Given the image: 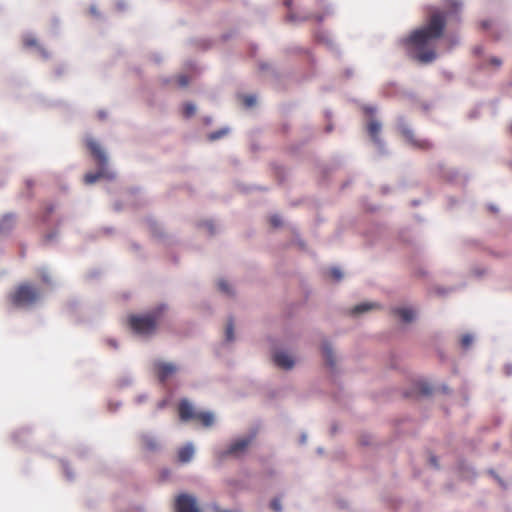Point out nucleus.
<instances>
[{"instance_id":"nucleus-1","label":"nucleus","mask_w":512,"mask_h":512,"mask_svg":"<svg viewBox=\"0 0 512 512\" xmlns=\"http://www.w3.org/2000/svg\"><path fill=\"white\" fill-rule=\"evenodd\" d=\"M446 28V14L435 10L429 15L424 26L411 32L405 43L415 51V58L421 63H431L436 57L434 42L443 36Z\"/></svg>"},{"instance_id":"nucleus-2","label":"nucleus","mask_w":512,"mask_h":512,"mask_svg":"<svg viewBox=\"0 0 512 512\" xmlns=\"http://www.w3.org/2000/svg\"><path fill=\"white\" fill-rule=\"evenodd\" d=\"M86 146L99 165L100 170L97 173H87L84 177L85 183L93 184L100 178L104 177L112 179L113 174L104 170V167L107 165V157L100 145L93 139H87Z\"/></svg>"},{"instance_id":"nucleus-3","label":"nucleus","mask_w":512,"mask_h":512,"mask_svg":"<svg viewBox=\"0 0 512 512\" xmlns=\"http://www.w3.org/2000/svg\"><path fill=\"white\" fill-rule=\"evenodd\" d=\"M39 297L40 291L37 287L30 283H23L15 288L9 299L16 307H27L36 303Z\"/></svg>"},{"instance_id":"nucleus-4","label":"nucleus","mask_w":512,"mask_h":512,"mask_svg":"<svg viewBox=\"0 0 512 512\" xmlns=\"http://www.w3.org/2000/svg\"><path fill=\"white\" fill-rule=\"evenodd\" d=\"M160 312L145 315H131L128 318L130 328L139 335H151L158 324Z\"/></svg>"},{"instance_id":"nucleus-5","label":"nucleus","mask_w":512,"mask_h":512,"mask_svg":"<svg viewBox=\"0 0 512 512\" xmlns=\"http://www.w3.org/2000/svg\"><path fill=\"white\" fill-rule=\"evenodd\" d=\"M175 512H202L195 496L188 493H181L174 501Z\"/></svg>"},{"instance_id":"nucleus-6","label":"nucleus","mask_w":512,"mask_h":512,"mask_svg":"<svg viewBox=\"0 0 512 512\" xmlns=\"http://www.w3.org/2000/svg\"><path fill=\"white\" fill-rule=\"evenodd\" d=\"M402 135L405 137L407 142L412 145L414 148L420 150H430L433 147V144L428 139H418L415 137L413 131L408 128H404L402 130Z\"/></svg>"},{"instance_id":"nucleus-7","label":"nucleus","mask_w":512,"mask_h":512,"mask_svg":"<svg viewBox=\"0 0 512 512\" xmlns=\"http://www.w3.org/2000/svg\"><path fill=\"white\" fill-rule=\"evenodd\" d=\"M155 370L159 380L165 382L177 371V367L172 363L158 362L155 364Z\"/></svg>"},{"instance_id":"nucleus-8","label":"nucleus","mask_w":512,"mask_h":512,"mask_svg":"<svg viewBox=\"0 0 512 512\" xmlns=\"http://www.w3.org/2000/svg\"><path fill=\"white\" fill-rule=\"evenodd\" d=\"M251 440L252 439L250 437L237 439L236 441L231 443L225 454L238 456L247 449V447L251 443Z\"/></svg>"},{"instance_id":"nucleus-9","label":"nucleus","mask_w":512,"mask_h":512,"mask_svg":"<svg viewBox=\"0 0 512 512\" xmlns=\"http://www.w3.org/2000/svg\"><path fill=\"white\" fill-rule=\"evenodd\" d=\"M178 412L179 417L182 421L194 420L195 416L198 413L187 400L180 401Z\"/></svg>"},{"instance_id":"nucleus-10","label":"nucleus","mask_w":512,"mask_h":512,"mask_svg":"<svg viewBox=\"0 0 512 512\" xmlns=\"http://www.w3.org/2000/svg\"><path fill=\"white\" fill-rule=\"evenodd\" d=\"M274 363L283 369H291L294 365V360L290 355L285 352H276L273 356Z\"/></svg>"},{"instance_id":"nucleus-11","label":"nucleus","mask_w":512,"mask_h":512,"mask_svg":"<svg viewBox=\"0 0 512 512\" xmlns=\"http://www.w3.org/2000/svg\"><path fill=\"white\" fill-rule=\"evenodd\" d=\"M23 44H24V46H25V47H27V48H32V47L37 48V49H38V51H39V53H40L43 57H45V58H47V57H48V53H47V51H46L43 47H41L40 45H38L37 39H36L34 36H32V35H26V36L23 38Z\"/></svg>"},{"instance_id":"nucleus-12","label":"nucleus","mask_w":512,"mask_h":512,"mask_svg":"<svg viewBox=\"0 0 512 512\" xmlns=\"http://www.w3.org/2000/svg\"><path fill=\"white\" fill-rule=\"evenodd\" d=\"M194 455V448L191 444H187L178 451V459L182 463L189 462Z\"/></svg>"},{"instance_id":"nucleus-13","label":"nucleus","mask_w":512,"mask_h":512,"mask_svg":"<svg viewBox=\"0 0 512 512\" xmlns=\"http://www.w3.org/2000/svg\"><path fill=\"white\" fill-rule=\"evenodd\" d=\"M394 314L399 316L403 322L409 323L415 318V312L410 308L394 309Z\"/></svg>"},{"instance_id":"nucleus-14","label":"nucleus","mask_w":512,"mask_h":512,"mask_svg":"<svg viewBox=\"0 0 512 512\" xmlns=\"http://www.w3.org/2000/svg\"><path fill=\"white\" fill-rule=\"evenodd\" d=\"M367 131L372 140L376 143L379 142V133L381 131V124L375 120L369 122Z\"/></svg>"},{"instance_id":"nucleus-15","label":"nucleus","mask_w":512,"mask_h":512,"mask_svg":"<svg viewBox=\"0 0 512 512\" xmlns=\"http://www.w3.org/2000/svg\"><path fill=\"white\" fill-rule=\"evenodd\" d=\"M194 420L199 421L204 427H210L214 423V416L210 412H198Z\"/></svg>"},{"instance_id":"nucleus-16","label":"nucleus","mask_w":512,"mask_h":512,"mask_svg":"<svg viewBox=\"0 0 512 512\" xmlns=\"http://www.w3.org/2000/svg\"><path fill=\"white\" fill-rule=\"evenodd\" d=\"M444 5L450 13H457L462 8V2L459 0H444Z\"/></svg>"},{"instance_id":"nucleus-17","label":"nucleus","mask_w":512,"mask_h":512,"mask_svg":"<svg viewBox=\"0 0 512 512\" xmlns=\"http://www.w3.org/2000/svg\"><path fill=\"white\" fill-rule=\"evenodd\" d=\"M142 444L147 450H155L158 447L156 439L148 435L142 436Z\"/></svg>"},{"instance_id":"nucleus-18","label":"nucleus","mask_w":512,"mask_h":512,"mask_svg":"<svg viewBox=\"0 0 512 512\" xmlns=\"http://www.w3.org/2000/svg\"><path fill=\"white\" fill-rule=\"evenodd\" d=\"M322 353H323V356L325 357L327 363L330 366H333L334 365L333 352L328 343H324L322 345Z\"/></svg>"},{"instance_id":"nucleus-19","label":"nucleus","mask_w":512,"mask_h":512,"mask_svg":"<svg viewBox=\"0 0 512 512\" xmlns=\"http://www.w3.org/2000/svg\"><path fill=\"white\" fill-rule=\"evenodd\" d=\"M375 306H376V304H374V303H362V304L356 305L352 309V313L353 314H361V313H364V312H367V311L373 309Z\"/></svg>"},{"instance_id":"nucleus-20","label":"nucleus","mask_w":512,"mask_h":512,"mask_svg":"<svg viewBox=\"0 0 512 512\" xmlns=\"http://www.w3.org/2000/svg\"><path fill=\"white\" fill-rule=\"evenodd\" d=\"M196 107L192 103H185L183 105L182 113L186 118H189L195 114Z\"/></svg>"},{"instance_id":"nucleus-21","label":"nucleus","mask_w":512,"mask_h":512,"mask_svg":"<svg viewBox=\"0 0 512 512\" xmlns=\"http://www.w3.org/2000/svg\"><path fill=\"white\" fill-rule=\"evenodd\" d=\"M328 274H329V276H330L332 279H334V280H336V281L341 280V279H342V277H343V274H342L341 270H340L339 268H337V267H333V268H331V269L329 270Z\"/></svg>"},{"instance_id":"nucleus-22","label":"nucleus","mask_w":512,"mask_h":512,"mask_svg":"<svg viewBox=\"0 0 512 512\" xmlns=\"http://www.w3.org/2000/svg\"><path fill=\"white\" fill-rule=\"evenodd\" d=\"M234 339V324L233 321L230 320L226 326V340L232 341Z\"/></svg>"},{"instance_id":"nucleus-23","label":"nucleus","mask_w":512,"mask_h":512,"mask_svg":"<svg viewBox=\"0 0 512 512\" xmlns=\"http://www.w3.org/2000/svg\"><path fill=\"white\" fill-rule=\"evenodd\" d=\"M472 342H473V337L469 334L463 335L460 340L461 346L465 349L469 348L470 345L472 344Z\"/></svg>"},{"instance_id":"nucleus-24","label":"nucleus","mask_w":512,"mask_h":512,"mask_svg":"<svg viewBox=\"0 0 512 512\" xmlns=\"http://www.w3.org/2000/svg\"><path fill=\"white\" fill-rule=\"evenodd\" d=\"M270 508L274 511V512H281L282 511V506H281V502H280V499L279 498H274L271 503H270Z\"/></svg>"},{"instance_id":"nucleus-25","label":"nucleus","mask_w":512,"mask_h":512,"mask_svg":"<svg viewBox=\"0 0 512 512\" xmlns=\"http://www.w3.org/2000/svg\"><path fill=\"white\" fill-rule=\"evenodd\" d=\"M416 387H417V393L422 394V395H428L431 391L430 387H428L427 385L422 384V383L417 384Z\"/></svg>"},{"instance_id":"nucleus-26","label":"nucleus","mask_w":512,"mask_h":512,"mask_svg":"<svg viewBox=\"0 0 512 512\" xmlns=\"http://www.w3.org/2000/svg\"><path fill=\"white\" fill-rule=\"evenodd\" d=\"M227 133V130H219V131H216V132H213L209 135V139L211 141H214V140H217V139H220L221 137H223L225 134Z\"/></svg>"},{"instance_id":"nucleus-27","label":"nucleus","mask_w":512,"mask_h":512,"mask_svg":"<svg viewBox=\"0 0 512 512\" xmlns=\"http://www.w3.org/2000/svg\"><path fill=\"white\" fill-rule=\"evenodd\" d=\"M218 287H219V289H220L222 292H224V293H226V294H230V293H231V290H230V286H229V284H228L226 281H224V280H220V281L218 282Z\"/></svg>"},{"instance_id":"nucleus-28","label":"nucleus","mask_w":512,"mask_h":512,"mask_svg":"<svg viewBox=\"0 0 512 512\" xmlns=\"http://www.w3.org/2000/svg\"><path fill=\"white\" fill-rule=\"evenodd\" d=\"M13 223H14V217L12 215H7L2 219V221L0 223V228L5 227L6 225L7 226L12 225Z\"/></svg>"},{"instance_id":"nucleus-29","label":"nucleus","mask_w":512,"mask_h":512,"mask_svg":"<svg viewBox=\"0 0 512 512\" xmlns=\"http://www.w3.org/2000/svg\"><path fill=\"white\" fill-rule=\"evenodd\" d=\"M488 63L495 68H499L502 65V60L498 57H491L489 58Z\"/></svg>"},{"instance_id":"nucleus-30","label":"nucleus","mask_w":512,"mask_h":512,"mask_svg":"<svg viewBox=\"0 0 512 512\" xmlns=\"http://www.w3.org/2000/svg\"><path fill=\"white\" fill-rule=\"evenodd\" d=\"M177 82L178 84L181 86V87H185L188 85L189 83V78L186 76V75H180L178 78H177Z\"/></svg>"},{"instance_id":"nucleus-31","label":"nucleus","mask_w":512,"mask_h":512,"mask_svg":"<svg viewBox=\"0 0 512 512\" xmlns=\"http://www.w3.org/2000/svg\"><path fill=\"white\" fill-rule=\"evenodd\" d=\"M255 102H256V99H255L254 96H246L244 98V104H245L246 107L253 106L255 104Z\"/></svg>"},{"instance_id":"nucleus-32","label":"nucleus","mask_w":512,"mask_h":512,"mask_svg":"<svg viewBox=\"0 0 512 512\" xmlns=\"http://www.w3.org/2000/svg\"><path fill=\"white\" fill-rule=\"evenodd\" d=\"M270 223H271L272 226L278 227V226L281 225V219H280L279 216H272L270 218Z\"/></svg>"},{"instance_id":"nucleus-33","label":"nucleus","mask_w":512,"mask_h":512,"mask_svg":"<svg viewBox=\"0 0 512 512\" xmlns=\"http://www.w3.org/2000/svg\"><path fill=\"white\" fill-rule=\"evenodd\" d=\"M480 25L484 30H488L493 26V22L491 20H483Z\"/></svg>"},{"instance_id":"nucleus-34","label":"nucleus","mask_w":512,"mask_h":512,"mask_svg":"<svg viewBox=\"0 0 512 512\" xmlns=\"http://www.w3.org/2000/svg\"><path fill=\"white\" fill-rule=\"evenodd\" d=\"M291 3H292V1H291V0H286V1L284 2L285 6H287L288 8H290V7H291Z\"/></svg>"},{"instance_id":"nucleus-35","label":"nucleus","mask_w":512,"mask_h":512,"mask_svg":"<svg viewBox=\"0 0 512 512\" xmlns=\"http://www.w3.org/2000/svg\"><path fill=\"white\" fill-rule=\"evenodd\" d=\"M508 130H509V133L512 135V123L509 125Z\"/></svg>"},{"instance_id":"nucleus-36","label":"nucleus","mask_w":512,"mask_h":512,"mask_svg":"<svg viewBox=\"0 0 512 512\" xmlns=\"http://www.w3.org/2000/svg\"><path fill=\"white\" fill-rule=\"evenodd\" d=\"M216 512H229V511H221L218 508H216Z\"/></svg>"},{"instance_id":"nucleus-37","label":"nucleus","mask_w":512,"mask_h":512,"mask_svg":"<svg viewBox=\"0 0 512 512\" xmlns=\"http://www.w3.org/2000/svg\"><path fill=\"white\" fill-rule=\"evenodd\" d=\"M289 18H290L291 20H293V19H294V18H293V15H292L291 13L289 14Z\"/></svg>"}]
</instances>
